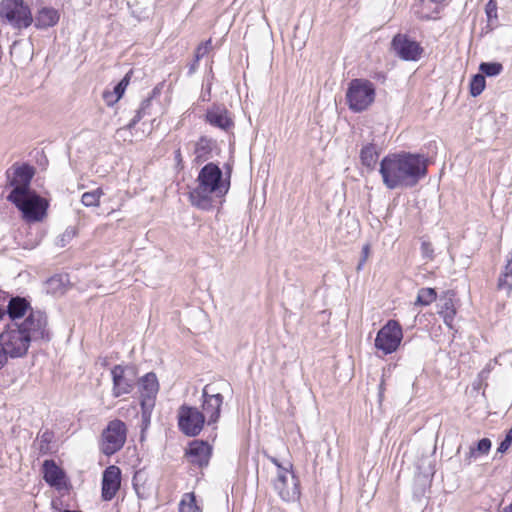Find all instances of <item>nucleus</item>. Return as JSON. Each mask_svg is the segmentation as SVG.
<instances>
[{"instance_id": "44", "label": "nucleus", "mask_w": 512, "mask_h": 512, "mask_svg": "<svg viewBox=\"0 0 512 512\" xmlns=\"http://www.w3.org/2000/svg\"><path fill=\"white\" fill-rule=\"evenodd\" d=\"M368 253H369V246L368 245H365L363 248H362V258L357 266V270H360L364 264V262L366 261L367 257H368Z\"/></svg>"}, {"instance_id": "31", "label": "nucleus", "mask_w": 512, "mask_h": 512, "mask_svg": "<svg viewBox=\"0 0 512 512\" xmlns=\"http://www.w3.org/2000/svg\"><path fill=\"white\" fill-rule=\"evenodd\" d=\"M437 297L436 291L433 288H421L418 291L416 305L427 306L431 304Z\"/></svg>"}, {"instance_id": "51", "label": "nucleus", "mask_w": 512, "mask_h": 512, "mask_svg": "<svg viewBox=\"0 0 512 512\" xmlns=\"http://www.w3.org/2000/svg\"><path fill=\"white\" fill-rule=\"evenodd\" d=\"M503 512H512V505H509L508 507H506Z\"/></svg>"}, {"instance_id": "25", "label": "nucleus", "mask_w": 512, "mask_h": 512, "mask_svg": "<svg viewBox=\"0 0 512 512\" xmlns=\"http://www.w3.org/2000/svg\"><path fill=\"white\" fill-rule=\"evenodd\" d=\"M378 158H379V153L374 144H371V143L367 144L361 149V152H360L361 163L368 169L373 170L375 168Z\"/></svg>"}, {"instance_id": "37", "label": "nucleus", "mask_w": 512, "mask_h": 512, "mask_svg": "<svg viewBox=\"0 0 512 512\" xmlns=\"http://www.w3.org/2000/svg\"><path fill=\"white\" fill-rule=\"evenodd\" d=\"M211 46L212 41L211 39H208L207 41L201 43L197 47L195 51L196 62H199V60L202 59L208 53V51L211 49Z\"/></svg>"}, {"instance_id": "1", "label": "nucleus", "mask_w": 512, "mask_h": 512, "mask_svg": "<svg viewBox=\"0 0 512 512\" xmlns=\"http://www.w3.org/2000/svg\"><path fill=\"white\" fill-rule=\"evenodd\" d=\"M50 340L47 315L40 310H31L23 321L5 325L0 333V349L7 357L22 358L27 355L31 343Z\"/></svg>"}, {"instance_id": "20", "label": "nucleus", "mask_w": 512, "mask_h": 512, "mask_svg": "<svg viewBox=\"0 0 512 512\" xmlns=\"http://www.w3.org/2000/svg\"><path fill=\"white\" fill-rule=\"evenodd\" d=\"M159 391V383L155 373L149 372L140 379L141 400L151 398L155 403L156 395Z\"/></svg>"}, {"instance_id": "11", "label": "nucleus", "mask_w": 512, "mask_h": 512, "mask_svg": "<svg viewBox=\"0 0 512 512\" xmlns=\"http://www.w3.org/2000/svg\"><path fill=\"white\" fill-rule=\"evenodd\" d=\"M223 404V396L218 392L213 385L207 384L202 389V411L204 419L208 418L207 424H215L221 413V407Z\"/></svg>"}, {"instance_id": "35", "label": "nucleus", "mask_w": 512, "mask_h": 512, "mask_svg": "<svg viewBox=\"0 0 512 512\" xmlns=\"http://www.w3.org/2000/svg\"><path fill=\"white\" fill-rule=\"evenodd\" d=\"M141 417L142 422L147 426L150 423L151 420V414L154 409L155 403L152 402L151 398H148V400H141Z\"/></svg>"}, {"instance_id": "22", "label": "nucleus", "mask_w": 512, "mask_h": 512, "mask_svg": "<svg viewBox=\"0 0 512 512\" xmlns=\"http://www.w3.org/2000/svg\"><path fill=\"white\" fill-rule=\"evenodd\" d=\"M492 447V442L489 438H482L476 444L469 447V451L465 453L463 462L465 466H470L473 461L481 456L487 455Z\"/></svg>"}, {"instance_id": "39", "label": "nucleus", "mask_w": 512, "mask_h": 512, "mask_svg": "<svg viewBox=\"0 0 512 512\" xmlns=\"http://www.w3.org/2000/svg\"><path fill=\"white\" fill-rule=\"evenodd\" d=\"M53 433L50 431H45L40 436V451L46 452L48 450V444L52 441Z\"/></svg>"}, {"instance_id": "32", "label": "nucleus", "mask_w": 512, "mask_h": 512, "mask_svg": "<svg viewBox=\"0 0 512 512\" xmlns=\"http://www.w3.org/2000/svg\"><path fill=\"white\" fill-rule=\"evenodd\" d=\"M479 70L484 77H493L502 72L503 66L499 62H482L479 66Z\"/></svg>"}, {"instance_id": "29", "label": "nucleus", "mask_w": 512, "mask_h": 512, "mask_svg": "<svg viewBox=\"0 0 512 512\" xmlns=\"http://www.w3.org/2000/svg\"><path fill=\"white\" fill-rule=\"evenodd\" d=\"M152 103V98L147 97L142 102L138 110L136 111L135 116L132 120L127 124L128 130H131L135 127V125L148 113L147 110L150 108Z\"/></svg>"}, {"instance_id": "41", "label": "nucleus", "mask_w": 512, "mask_h": 512, "mask_svg": "<svg viewBox=\"0 0 512 512\" xmlns=\"http://www.w3.org/2000/svg\"><path fill=\"white\" fill-rule=\"evenodd\" d=\"M102 97L108 106H113L121 99L114 91L107 90L103 92Z\"/></svg>"}, {"instance_id": "54", "label": "nucleus", "mask_w": 512, "mask_h": 512, "mask_svg": "<svg viewBox=\"0 0 512 512\" xmlns=\"http://www.w3.org/2000/svg\"><path fill=\"white\" fill-rule=\"evenodd\" d=\"M125 129H128V128H127V126H126V127L119 128V129H118V132H121L122 130H125Z\"/></svg>"}, {"instance_id": "13", "label": "nucleus", "mask_w": 512, "mask_h": 512, "mask_svg": "<svg viewBox=\"0 0 512 512\" xmlns=\"http://www.w3.org/2000/svg\"><path fill=\"white\" fill-rule=\"evenodd\" d=\"M391 48L404 61H417L423 53V48L417 41L402 33H398L393 37Z\"/></svg>"}, {"instance_id": "40", "label": "nucleus", "mask_w": 512, "mask_h": 512, "mask_svg": "<svg viewBox=\"0 0 512 512\" xmlns=\"http://www.w3.org/2000/svg\"><path fill=\"white\" fill-rule=\"evenodd\" d=\"M421 252L424 258L431 260L434 257V249L432 247V244L428 241H422Z\"/></svg>"}, {"instance_id": "48", "label": "nucleus", "mask_w": 512, "mask_h": 512, "mask_svg": "<svg viewBox=\"0 0 512 512\" xmlns=\"http://www.w3.org/2000/svg\"><path fill=\"white\" fill-rule=\"evenodd\" d=\"M271 461L278 467V471L285 469L276 458H271Z\"/></svg>"}, {"instance_id": "36", "label": "nucleus", "mask_w": 512, "mask_h": 512, "mask_svg": "<svg viewBox=\"0 0 512 512\" xmlns=\"http://www.w3.org/2000/svg\"><path fill=\"white\" fill-rule=\"evenodd\" d=\"M76 235V230L73 227H68L59 237L57 244L64 247Z\"/></svg>"}, {"instance_id": "33", "label": "nucleus", "mask_w": 512, "mask_h": 512, "mask_svg": "<svg viewBox=\"0 0 512 512\" xmlns=\"http://www.w3.org/2000/svg\"><path fill=\"white\" fill-rule=\"evenodd\" d=\"M486 80L481 73L475 74L470 81V94L473 97L479 96L485 89Z\"/></svg>"}, {"instance_id": "16", "label": "nucleus", "mask_w": 512, "mask_h": 512, "mask_svg": "<svg viewBox=\"0 0 512 512\" xmlns=\"http://www.w3.org/2000/svg\"><path fill=\"white\" fill-rule=\"evenodd\" d=\"M113 387L112 395L115 398L132 392L134 382L125 376V368L122 365H115L111 370Z\"/></svg>"}, {"instance_id": "43", "label": "nucleus", "mask_w": 512, "mask_h": 512, "mask_svg": "<svg viewBox=\"0 0 512 512\" xmlns=\"http://www.w3.org/2000/svg\"><path fill=\"white\" fill-rule=\"evenodd\" d=\"M174 154H175L174 159L176 162V167L178 169H182L183 168V158H182V154H181V149L180 148L176 149Z\"/></svg>"}, {"instance_id": "18", "label": "nucleus", "mask_w": 512, "mask_h": 512, "mask_svg": "<svg viewBox=\"0 0 512 512\" xmlns=\"http://www.w3.org/2000/svg\"><path fill=\"white\" fill-rule=\"evenodd\" d=\"M31 310L34 309L31 308L29 301L20 296L11 297L7 307L4 308L5 315L9 316L11 322H17V319L22 318L27 311L30 313Z\"/></svg>"}, {"instance_id": "55", "label": "nucleus", "mask_w": 512, "mask_h": 512, "mask_svg": "<svg viewBox=\"0 0 512 512\" xmlns=\"http://www.w3.org/2000/svg\"><path fill=\"white\" fill-rule=\"evenodd\" d=\"M460 450H461V446H459V447L457 448V454H458V453H460Z\"/></svg>"}, {"instance_id": "46", "label": "nucleus", "mask_w": 512, "mask_h": 512, "mask_svg": "<svg viewBox=\"0 0 512 512\" xmlns=\"http://www.w3.org/2000/svg\"><path fill=\"white\" fill-rule=\"evenodd\" d=\"M225 168H226V178L224 180H230V175H231V166L229 164H226L225 165Z\"/></svg>"}, {"instance_id": "17", "label": "nucleus", "mask_w": 512, "mask_h": 512, "mask_svg": "<svg viewBox=\"0 0 512 512\" xmlns=\"http://www.w3.org/2000/svg\"><path fill=\"white\" fill-rule=\"evenodd\" d=\"M206 121L217 128L228 131L234 126L233 119L230 117L228 110L224 106H213L207 110Z\"/></svg>"}, {"instance_id": "28", "label": "nucleus", "mask_w": 512, "mask_h": 512, "mask_svg": "<svg viewBox=\"0 0 512 512\" xmlns=\"http://www.w3.org/2000/svg\"><path fill=\"white\" fill-rule=\"evenodd\" d=\"M179 512H201L194 493H186L179 503Z\"/></svg>"}, {"instance_id": "23", "label": "nucleus", "mask_w": 512, "mask_h": 512, "mask_svg": "<svg viewBox=\"0 0 512 512\" xmlns=\"http://www.w3.org/2000/svg\"><path fill=\"white\" fill-rule=\"evenodd\" d=\"M216 146V142L206 136H201L195 144V163L201 164L212 156V151Z\"/></svg>"}, {"instance_id": "38", "label": "nucleus", "mask_w": 512, "mask_h": 512, "mask_svg": "<svg viewBox=\"0 0 512 512\" xmlns=\"http://www.w3.org/2000/svg\"><path fill=\"white\" fill-rule=\"evenodd\" d=\"M131 73H132L131 71H130V72H128V73L124 76V78H123L120 82H118V83L116 84V86L114 87V90H113V91L118 95V98H121V97L123 96V94H124V92H125V90H126V88H127L128 84H129V81H130V74H131Z\"/></svg>"}, {"instance_id": "4", "label": "nucleus", "mask_w": 512, "mask_h": 512, "mask_svg": "<svg viewBox=\"0 0 512 512\" xmlns=\"http://www.w3.org/2000/svg\"><path fill=\"white\" fill-rule=\"evenodd\" d=\"M375 99L374 84L362 78L352 79L346 91V102L353 112L365 111Z\"/></svg>"}, {"instance_id": "19", "label": "nucleus", "mask_w": 512, "mask_h": 512, "mask_svg": "<svg viewBox=\"0 0 512 512\" xmlns=\"http://www.w3.org/2000/svg\"><path fill=\"white\" fill-rule=\"evenodd\" d=\"M59 18V12L55 8L43 7L37 12L35 18H33V22L37 29H47L55 26Z\"/></svg>"}, {"instance_id": "21", "label": "nucleus", "mask_w": 512, "mask_h": 512, "mask_svg": "<svg viewBox=\"0 0 512 512\" xmlns=\"http://www.w3.org/2000/svg\"><path fill=\"white\" fill-rule=\"evenodd\" d=\"M454 293L448 291L439 300V315L443 318L444 323L449 327H453V321L456 315V309L453 303Z\"/></svg>"}, {"instance_id": "15", "label": "nucleus", "mask_w": 512, "mask_h": 512, "mask_svg": "<svg viewBox=\"0 0 512 512\" xmlns=\"http://www.w3.org/2000/svg\"><path fill=\"white\" fill-rule=\"evenodd\" d=\"M121 484V471L117 466L111 465L103 472L102 499L112 500L118 492Z\"/></svg>"}, {"instance_id": "14", "label": "nucleus", "mask_w": 512, "mask_h": 512, "mask_svg": "<svg viewBox=\"0 0 512 512\" xmlns=\"http://www.w3.org/2000/svg\"><path fill=\"white\" fill-rule=\"evenodd\" d=\"M212 454V447L203 440H193L186 449L188 461L202 468L208 465Z\"/></svg>"}, {"instance_id": "24", "label": "nucleus", "mask_w": 512, "mask_h": 512, "mask_svg": "<svg viewBox=\"0 0 512 512\" xmlns=\"http://www.w3.org/2000/svg\"><path fill=\"white\" fill-rule=\"evenodd\" d=\"M44 480L52 487H58L65 477L64 471L53 460L43 463Z\"/></svg>"}, {"instance_id": "12", "label": "nucleus", "mask_w": 512, "mask_h": 512, "mask_svg": "<svg viewBox=\"0 0 512 512\" xmlns=\"http://www.w3.org/2000/svg\"><path fill=\"white\" fill-rule=\"evenodd\" d=\"M274 489L280 498L286 502L297 499L300 495L299 480L289 469L278 471L274 481Z\"/></svg>"}, {"instance_id": "7", "label": "nucleus", "mask_w": 512, "mask_h": 512, "mask_svg": "<svg viewBox=\"0 0 512 512\" xmlns=\"http://www.w3.org/2000/svg\"><path fill=\"white\" fill-rule=\"evenodd\" d=\"M127 438V426L119 419L109 421L101 434L100 450L106 456L120 451Z\"/></svg>"}, {"instance_id": "42", "label": "nucleus", "mask_w": 512, "mask_h": 512, "mask_svg": "<svg viewBox=\"0 0 512 512\" xmlns=\"http://www.w3.org/2000/svg\"><path fill=\"white\" fill-rule=\"evenodd\" d=\"M486 15L489 20H492L493 18H497V4L495 1L490 0L486 5Z\"/></svg>"}, {"instance_id": "10", "label": "nucleus", "mask_w": 512, "mask_h": 512, "mask_svg": "<svg viewBox=\"0 0 512 512\" xmlns=\"http://www.w3.org/2000/svg\"><path fill=\"white\" fill-rule=\"evenodd\" d=\"M205 424L204 414L196 407L182 405L178 412V426L180 431L189 437L200 434Z\"/></svg>"}, {"instance_id": "49", "label": "nucleus", "mask_w": 512, "mask_h": 512, "mask_svg": "<svg viewBox=\"0 0 512 512\" xmlns=\"http://www.w3.org/2000/svg\"><path fill=\"white\" fill-rule=\"evenodd\" d=\"M5 317L4 307L0 306V321Z\"/></svg>"}, {"instance_id": "27", "label": "nucleus", "mask_w": 512, "mask_h": 512, "mask_svg": "<svg viewBox=\"0 0 512 512\" xmlns=\"http://www.w3.org/2000/svg\"><path fill=\"white\" fill-rule=\"evenodd\" d=\"M497 288L499 290H506L508 293H510L512 291V265L511 264H506L505 270L499 276Z\"/></svg>"}, {"instance_id": "3", "label": "nucleus", "mask_w": 512, "mask_h": 512, "mask_svg": "<svg viewBox=\"0 0 512 512\" xmlns=\"http://www.w3.org/2000/svg\"><path fill=\"white\" fill-rule=\"evenodd\" d=\"M197 182V187L189 193V199L193 206L202 210L213 207V194L224 196L230 188V180H224L222 170L212 162L201 168Z\"/></svg>"}, {"instance_id": "6", "label": "nucleus", "mask_w": 512, "mask_h": 512, "mask_svg": "<svg viewBox=\"0 0 512 512\" xmlns=\"http://www.w3.org/2000/svg\"><path fill=\"white\" fill-rule=\"evenodd\" d=\"M0 17L15 29L28 28L33 23V16L24 0H2Z\"/></svg>"}, {"instance_id": "52", "label": "nucleus", "mask_w": 512, "mask_h": 512, "mask_svg": "<svg viewBox=\"0 0 512 512\" xmlns=\"http://www.w3.org/2000/svg\"><path fill=\"white\" fill-rule=\"evenodd\" d=\"M125 129H128V128H127V126H126V127L119 128V129H118V132H121L122 130H125Z\"/></svg>"}, {"instance_id": "30", "label": "nucleus", "mask_w": 512, "mask_h": 512, "mask_svg": "<svg viewBox=\"0 0 512 512\" xmlns=\"http://www.w3.org/2000/svg\"><path fill=\"white\" fill-rule=\"evenodd\" d=\"M152 103V98L147 97L142 102L138 110L136 111L135 116L132 120L127 124L128 130H131L135 127V125L148 113L147 110L150 108Z\"/></svg>"}, {"instance_id": "53", "label": "nucleus", "mask_w": 512, "mask_h": 512, "mask_svg": "<svg viewBox=\"0 0 512 512\" xmlns=\"http://www.w3.org/2000/svg\"><path fill=\"white\" fill-rule=\"evenodd\" d=\"M125 129H128V128H127V126H126V127L119 128V129H118V132H121L122 130H125Z\"/></svg>"}, {"instance_id": "50", "label": "nucleus", "mask_w": 512, "mask_h": 512, "mask_svg": "<svg viewBox=\"0 0 512 512\" xmlns=\"http://www.w3.org/2000/svg\"><path fill=\"white\" fill-rule=\"evenodd\" d=\"M507 264H511L512 265V249H511V252L509 254V258H508Z\"/></svg>"}, {"instance_id": "8", "label": "nucleus", "mask_w": 512, "mask_h": 512, "mask_svg": "<svg viewBox=\"0 0 512 512\" xmlns=\"http://www.w3.org/2000/svg\"><path fill=\"white\" fill-rule=\"evenodd\" d=\"M13 172L7 171L8 186L11 187V191L7 196V199L24 196L25 193L33 191L30 187L31 180L35 174V169L29 164H22L19 166L12 167Z\"/></svg>"}, {"instance_id": "47", "label": "nucleus", "mask_w": 512, "mask_h": 512, "mask_svg": "<svg viewBox=\"0 0 512 512\" xmlns=\"http://www.w3.org/2000/svg\"><path fill=\"white\" fill-rule=\"evenodd\" d=\"M197 64H198V62H196V59H195L194 62L189 67V74H192L196 71Z\"/></svg>"}, {"instance_id": "2", "label": "nucleus", "mask_w": 512, "mask_h": 512, "mask_svg": "<svg viewBox=\"0 0 512 512\" xmlns=\"http://www.w3.org/2000/svg\"><path fill=\"white\" fill-rule=\"evenodd\" d=\"M428 162L423 154L392 153L381 160L379 173L389 190L413 188L426 177Z\"/></svg>"}, {"instance_id": "9", "label": "nucleus", "mask_w": 512, "mask_h": 512, "mask_svg": "<svg viewBox=\"0 0 512 512\" xmlns=\"http://www.w3.org/2000/svg\"><path fill=\"white\" fill-rule=\"evenodd\" d=\"M403 338L402 327L396 320H389L377 333L375 347L385 354L397 350Z\"/></svg>"}, {"instance_id": "45", "label": "nucleus", "mask_w": 512, "mask_h": 512, "mask_svg": "<svg viewBox=\"0 0 512 512\" xmlns=\"http://www.w3.org/2000/svg\"><path fill=\"white\" fill-rule=\"evenodd\" d=\"M7 361H8V357L6 356L5 352H3L0 349V370L5 366Z\"/></svg>"}, {"instance_id": "5", "label": "nucleus", "mask_w": 512, "mask_h": 512, "mask_svg": "<svg viewBox=\"0 0 512 512\" xmlns=\"http://www.w3.org/2000/svg\"><path fill=\"white\" fill-rule=\"evenodd\" d=\"M7 200L16 206L27 222L42 221L49 206L48 201L34 190L25 193L24 196H16Z\"/></svg>"}, {"instance_id": "34", "label": "nucleus", "mask_w": 512, "mask_h": 512, "mask_svg": "<svg viewBox=\"0 0 512 512\" xmlns=\"http://www.w3.org/2000/svg\"><path fill=\"white\" fill-rule=\"evenodd\" d=\"M101 195H103V191L100 188L91 192H85L81 197V202L86 207L98 206Z\"/></svg>"}, {"instance_id": "26", "label": "nucleus", "mask_w": 512, "mask_h": 512, "mask_svg": "<svg viewBox=\"0 0 512 512\" xmlns=\"http://www.w3.org/2000/svg\"><path fill=\"white\" fill-rule=\"evenodd\" d=\"M65 277L62 275H54L46 281V289L48 293H63L65 290Z\"/></svg>"}]
</instances>
